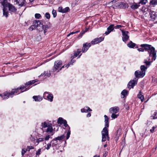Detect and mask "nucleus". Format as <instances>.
<instances>
[{
	"mask_svg": "<svg viewBox=\"0 0 157 157\" xmlns=\"http://www.w3.org/2000/svg\"><path fill=\"white\" fill-rule=\"evenodd\" d=\"M105 127L101 131L102 142L105 141L106 139L109 140V136L108 129V128L109 127V118L107 116L105 115Z\"/></svg>",
	"mask_w": 157,
	"mask_h": 157,
	"instance_id": "f257e3e1",
	"label": "nucleus"
},
{
	"mask_svg": "<svg viewBox=\"0 0 157 157\" xmlns=\"http://www.w3.org/2000/svg\"><path fill=\"white\" fill-rule=\"evenodd\" d=\"M33 24L34 26L38 30H39V31H42L43 30L44 34L47 32L48 29L49 28L47 25H43L39 20H36L34 21Z\"/></svg>",
	"mask_w": 157,
	"mask_h": 157,
	"instance_id": "f03ea898",
	"label": "nucleus"
},
{
	"mask_svg": "<svg viewBox=\"0 0 157 157\" xmlns=\"http://www.w3.org/2000/svg\"><path fill=\"white\" fill-rule=\"evenodd\" d=\"M37 81L38 80L35 79L34 80H33L29 81L26 82L25 84V86L24 85H22V86H21L20 87L17 88V89L18 90H24L21 91V92H23L24 91H25L29 89L30 85H32L34 83L37 82Z\"/></svg>",
	"mask_w": 157,
	"mask_h": 157,
	"instance_id": "7ed1b4c3",
	"label": "nucleus"
},
{
	"mask_svg": "<svg viewBox=\"0 0 157 157\" xmlns=\"http://www.w3.org/2000/svg\"><path fill=\"white\" fill-rule=\"evenodd\" d=\"M0 1L2 2H1L2 5L3 6H6L8 8L9 10L11 12L14 13L17 11V9L12 4L10 3H7L6 0H0Z\"/></svg>",
	"mask_w": 157,
	"mask_h": 157,
	"instance_id": "20e7f679",
	"label": "nucleus"
},
{
	"mask_svg": "<svg viewBox=\"0 0 157 157\" xmlns=\"http://www.w3.org/2000/svg\"><path fill=\"white\" fill-rule=\"evenodd\" d=\"M18 91L17 88L12 90L11 92H6L3 94H1V96L3 99L8 98L10 96L12 97V95L17 93Z\"/></svg>",
	"mask_w": 157,
	"mask_h": 157,
	"instance_id": "39448f33",
	"label": "nucleus"
},
{
	"mask_svg": "<svg viewBox=\"0 0 157 157\" xmlns=\"http://www.w3.org/2000/svg\"><path fill=\"white\" fill-rule=\"evenodd\" d=\"M113 5L114 7L120 9H125L128 7V4L124 2H118Z\"/></svg>",
	"mask_w": 157,
	"mask_h": 157,
	"instance_id": "423d86ee",
	"label": "nucleus"
},
{
	"mask_svg": "<svg viewBox=\"0 0 157 157\" xmlns=\"http://www.w3.org/2000/svg\"><path fill=\"white\" fill-rule=\"evenodd\" d=\"M148 53L149 54V56L152 57V61L155 60L157 57L156 52L157 51L155 50V48H154L151 51H148Z\"/></svg>",
	"mask_w": 157,
	"mask_h": 157,
	"instance_id": "0eeeda50",
	"label": "nucleus"
},
{
	"mask_svg": "<svg viewBox=\"0 0 157 157\" xmlns=\"http://www.w3.org/2000/svg\"><path fill=\"white\" fill-rule=\"evenodd\" d=\"M62 64V62L61 60H58L55 61L54 63V69H53V71H56L60 67Z\"/></svg>",
	"mask_w": 157,
	"mask_h": 157,
	"instance_id": "6e6552de",
	"label": "nucleus"
},
{
	"mask_svg": "<svg viewBox=\"0 0 157 157\" xmlns=\"http://www.w3.org/2000/svg\"><path fill=\"white\" fill-rule=\"evenodd\" d=\"M140 47L142 48H143L144 49V50L147 51L149 50L148 51H151V50L153 49L154 48H155L151 45L146 44H141L140 45Z\"/></svg>",
	"mask_w": 157,
	"mask_h": 157,
	"instance_id": "1a4fd4ad",
	"label": "nucleus"
},
{
	"mask_svg": "<svg viewBox=\"0 0 157 157\" xmlns=\"http://www.w3.org/2000/svg\"><path fill=\"white\" fill-rule=\"evenodd\" d=\"M138 79L135 78L132 81H130L128 84V86L129 89L133 88L135 85L137 83Z\"/></svg>",
	"mask_w": 157,
	"mask_h": 157,
	"instance_id": "9d476101",
	"label": "nucleus"
},
{
	"mask_svg": "<svg viewBox=\"0 0 157 157\" xmlns=\"http://www.w3.org/2000/svg\"><path fill=\"white\" fill-rule=\"evenodd\" d=\"M121 31L123 36L122 40L124 41L125 42L128 40L129 38V36L128 35V31H124L123 30H121Z\"/></svg>",
	"mask_w": 157,
	"mask_h": 157,
	"instance_id": "9b49d317",
	"label": "nucleus"
},
{
	"mask_svg": "<svg viewBox=\"0 0 157 157\" xmlns=\"http://www.w3.org/2000/svg\"><path fill=\"white\" fill-rule=\"evenodd\" d=\"M90 43H86L83 44L82 50V52L83 53L86 52L88 50L89 48L90 47Z\"/></svg>",
	"mask_w": 157,
	"mask_h": 157,
	"instance_id": "f8f14e48",
	"label": "nucleus"
},
{
	"mask_svg": "<svg viewBox=\"0 0 157 157\" xmlns=\"http://www.w3.org/2000/svg\"><path fill=\"white\" fill-rule=\"evenodd\" d=\"M145 73L142 71H137L135 72V75L136 77L137 78H142L145 75Z\"/></svg>",
	"mask_w": 157,
	"mask_h": 157,
	"instance_id": "ddd939ff",
	"label": "nucleus"
},
{
	"mask_svg": "<svg viewBox=\"0 0 157 157\" xmlns=\"http://www.w3.org/2000/svg\"><path fill=\"white\" fill-rule=\"evenodd\" d=\"M104 40V38L100 37L99 38H96L91 41V44H95L99 43Z\"/></svg>",
	"mask_w": 157,
	"mask_h": 157,
	"instance_id": "4468645a",
	"label": "nucleus"
},
{
	"mask_svg": "<svg viewBox=\"0 0 157 157\" xmlns=\"http://www.w3.org/2000/svg\"><path fill=\"white\" fill-rule=\"evenodd\" d=\"M119 110V108L117 106H115L110 108L109 109V111L111 113H117Z\"/></svg>",
	"mask_w": 157,
	"mask_h": 157,
	"instance_id": "2eb2a0df",
	"label": "nucleus"
},
{
	"mask_svg": "<svg viewBox=\"0 0 157 157\" xmlns=\"http://www.w3.org/2000/svg\"><path fill=\"white\" fill-rule=\"evenodd\" d=\"M16 4L20 7H22L25 5L26 4L25 0H15Z\"/></svg>",
	"mask_w": 157,
	"mask_h": 157,
	"instance_id": "dca6fc26",
	"label": "nucleus"
},
{
	"mask_svg": "<svg viewBox=\"0 0 157 157\" xmlns=\"http://www.w3.org/2000/svg\"><path fill=\"white\" fill-rule=\"evenodd\" d=\"M151 20L154 21L157 18V17L156 15V12L154 11H151L150 13Z\"/></svg>",
	"mask_w": 157,
	"mask_h": 157,
	"instance_id": "f3484780",
	"label": "nucleus"
},
{
	"mask_svg": "<svg viewBox=\"0 0 157 157\" xmlns=\"http://www.w3.org/2000/svg\"><path fill=\"white\" fill-rule=\"evenodd\" d=\"M58 10L59 12L62 13H65L69 12L70 11V9L68 7H66L63 8L62 7H59Z\"/></svg>",
	"mask_w": 157,
	"mask_h": 157,
	"instance_id": "a211bd4d",
	"label": "nucleus"
},
{
	"mask_svg": "<svg viewBox=\"0 0 157 157\" xmlns=\"http://www.w3.org/2000/svg\"><path fill=\"white\" fill-rule=\"evenodd\" d=\"M113 25H111L109 27H108L107 30L105 32V33L106 35H107L109 34L111 31H113L114 28Z\"/></svg>",
	"mask_w": 157,
	"mask_h": 157,
	"instance_id": "6ab92c4d",
	"label": "nucleus"
},
{
	"mask_svg": "<svg viewBox=\"0 0 157 157\" xmlns=\"http://www.w3.org/2000/svg\"><path fill=\"white\" fill-rule=\"evenodd\" d=\"M6 7V6H3V15L7 18L8 16L9 13Z\"/></svg>",
	"mask_w": 157,
	"mask_h": 157,
	"instance_id": "aec40b11",
	"label": "nucleus"
},
{
	"mask_svg": "<svg viewBox=\"0 0 157 157\" xmlns=\"http://www.w3.org/2000/svg\"><path fill=\"white\" fill-rule=\"evenodd\" d=\"M33 98L36 101H40L43 99L40 96H34Z\"/></svg>",
	"mask_w": 157,
	"mask_h": 157,
	"instance_id": "412c9836",
	"label": "nucleus"
},
{
	"mask_svg": "<svg viewBox=\"0 0 157 157\" xmlns=\"http://www.w3.org/2000/svg\"><path fill=\"white\" fill-rule=\"evenodd\" d=\"M140 6V5L138 3H134L130 7L133 10H135L138 9Z\"/></svg>",
	"mask_w": 157,
	"mask_h": 157,
	"instance_id": "4be33fe9",
	"label": "nucleus"
},
{
	"mask_svg": "<svg viewBox=\"0 0 157 157\" xmlns=\"http://www.w3.org/2000/svg\"><path fill=\"white\" fill-rule=\"evenodd\" d=\"M92 110L88 107H85L81 109L82 112H87L88 111H91Z\"/></svg>",
	"mask_w": 157,
	"mask_h": 157,
	"instance_id": "5701e85b",
	"label": "nucleus"
},
{
	"mask_svg": "<svg viewBox=\"0 0 157 157\" xmlns=\"http://www.w3.org/2000/svg\"><path fill=\"white\" fill-rule=\"evenodd\" d=\"M64 137V136L63 135H62L60 136H59L54 139L52 140L51 142L54 141H56L57 140H62Z\"/></svg>",
	"mask_w": 157,
	"mask_h": 157,
	"instance_id": "b1692460",
	"label": "nucleus"
},
{
	"mask_svg": "<svg viewBox=\"0 0 157 157\" xmlns=\"http://www.w3.org/2000/svg\"><path fill=\"white\" fill-rule=\"evenodd\" d=\"M150 5L153 7L157 5V0H151L149 3Z\"/></svg>",
	"mask_w": 157,
	"mask_h": 157,
	"instance_id": "393cba45",
	"label": "nucleus"
},
{
	"mask_svg": "<svg viewBox=\"0 0 157 157\" xmlns=\"http://www.w3.org/2000/svg\"><path fill=\"white\" fill-rule=\"evenodd\" d=\"M136 44L133 43L132 41H130L128 44L127 46L128 47L131 48H133L135 46Z\"/></svg>",
	"mask_w": 157,
	"mask_h": 157,
	"instance_id": "a878e982",
	"label": "nucleus"
},
{
	"mask_svg": "<svg viewBox=\"0 0 157 157\" xmlns=\"http://www.w3.org/2000/svg\"><path fill=\"white\" fill-rule=\"evenodd\" d=\"M137 97L139 98H140L141 100V101L142 102L143 101L144 99V96L141 94V91H140L139 92V94L137 95Z\"/></svg>",
	"mask_w": 157,
	"mask_h": 157,
	"instance_id": "bb28decb",
	"label": "nucleus"
},
{
	"mask_svg": "<svg viewBox=\"0 0 157 157\" xmlns=\"http://www.w3.org/2000/svg\"><path fill=\"white\" fill-rule=\"evenodd\" d=\"M51 73L50 72L48 73V71H45L43 73H42L40 76H44L49 77Z\"/></svg>",
	"mask_w": 157,
	"mask_h": 157,
	"instance_id": "cd10ccee",
	"label": "nucleus"
},
{
	"mask_svg": "<svg viewBox=\"0 0 157 157\" xmlns=\"http://www.w3.org/2000/svg\"><path fill=\"white\" fill-rule=\"evenodd\" d=\"M81 51L79 50V49L77 50V51L76 52H75L74 55V57H76L78 56L79 55V57L82 55V54H81Z\"/></svg>",
	"mask_w": 157,
	"mask_h": 157,
	"instance_id": "c85d7f7f",
	"label": "nucleus"
},
{
	"mask_svg": "<svg viewBox=\"0 0 157 157\" xmlns=\"http://www.w3.org/2000/svg\"><path fill=\"white\" fill-rule=\"evenodd\" d=\"M47 98L50 101H53V96L52 94H48L47 96Z\"/></svg>",
	"mask_w": 157,
	"mask_h": 157,
	"instance_id": "c756f323",
	"label": "nucleus"
},
{
	"mask_svg": "<svg viewBox=\"0 0 157 157\" xmlns=\"http://www.w3.org/2000/svg\"><path fill=\"white\" fill-rule=\"evenodd\" d=\"M150 59L149 58L148 59V61L147 59H145L144 60V63H145L147 66L150 65L151 62H152L151 60V61H148L150 60Z\"/></svg>",
	"mask_w": 157,
	"mask_h": 157,
	"instance_id": "7c9ffc66",
	"label": "nucleus"
},
{
	"mask_svg": "<svg viewBox=\"0 0 157 157\" xmlns=\"http://www.w3.org/2000/svg\"><path fill=\"white\" fill-rule=\"evenodd\" d=\"M52 131L53 128L52 126H48V128L46 130V132L51 133L52 132Z\"/></svg>",
	"mask_w": 157,
	"mask_h": 157,
	"instance_id": "2f4dec72",
	"label": "nucleus"
},
{
	"mask_svg": "<svg viewBox=\"0 0 157 157\" xmlns=\"http://www.w3.org/2000/svg\"><path fill=\"white\" fill-rule=\"evenodd\" d=\"M147 67L144 65H141L140 67L141 71L145 73L146 70L147 69Z\"/></svg>",
	"mask_w": 157,
	"mask_h": 157,
	"instance_id": "473e14b6",
	"label": "nucleus"
},
{
	"mask_svg": "<svg viewBox=\"0 0 157 157\" xmlns=\"http://www.w3.org/2000/svg\"><path fill=\"white\" fill-rule=\"evenodd\" d=\"M147 2V0H141L138 3L139 4L145 5Z\"/></svg>",
	"mask_w": 157,
	"mask_h": 157,
	"instance_id": "72a5a7b5",
	"label": "nucleus"
},
{
	"mask_svg": "<svg viewBox=\"0 0 157 157\" xmlns=\"http://www.w3.org/2000/svg\"><path fill=\"white\" fill-rule=\"evenodd\" d=\"M128 91L125 90H123L121 92V94L123 95V98L128 94Z\"/></svg>",
	"mask_w": 157,
	"mask_h": 157,
	"instance_id": "f704fd0d",
	"label": "nucleus"
},
{
	"mask_svg": "<svg viewBox=\"0 0 157 157\" xmlns=\"http://www.w3.org/2000/svg\"><path fill=\"white\" fill-rule=\"evenodd\" d=\"M64 120H63L62 118L59 117L57 121V123L59 124H62L64 121Z\"/></svg>",
	"mask_w": 157,
	"mask_h": 157,
	"instance_id": "c9c22d12",
	"label": "nucleus"
},
{
	"mask_svg": "<svg viewBox=\"0 0 157 157\" xmlns=\"http://www.w3.org/2000/svg\"><path fill=\"white\" fill-rule=\"evenodd\" d=\"M115 114L114 113H112L111 117L113 119L116 118L119 116L118 114Z\"/></svg>",
	"mask_w": 157,
	"mask_h": 157,
	"instance_id": "e433bc0d",
	"label": "nucleus"
},
{
	"mask_svg": "<svg viewBox=\"0 0 157 157\" xmlns=\"http://www.w3.org/2000/svg\"><path fill=\"white\" fill-rule=\"evenodd\" d=\"M63 124L64 126L65 127H68V128H69V129H70V127L68 126V125L67 124V122L66 120H64V121L63 122Z\"/></svg>",
	"mask_w": 157,
	"mask_h": 157,
	"instance_id": "4c0bfd02",
	"label": "nucleus"
},
{
	"mask_svg": "<svg viewBox=\"0 0 157 157\" xmlns=\"http://www.w3.org/2000/svg\"><path fill=\"white\" fill-rule=\"evenodd\" d=\"M52 13L53 15V17L54 18L57 15V13L56 11L54 10H53L52 11Z\"/></svg>",
	"mask_w": 157,
	"mask_h": 157,
	"instance_id": "58836bf2",
	"label": "nucleus"
},
{
	"mask_svg": "<svg viewBox=\"0 0 157 157\" xmlns=\"http://www.w3.org/2000/svg\"><path fill=\"white\" fill-rule=\"evenodd\" d=\"M44 140V138H39L36 140V142L38 143H39V142L43 141Z\"/></svg>",
	"mask_w": 157,
	"mask_h": 157,
	"instance_id": "ea45409f",
	"label": "nucleus"
},
{
	"mask_svg": "<svg viewBox=\"0 0 157 157\" xmlns=\"http://www.w3.org/2000/svg\"><path fill=\"white\" fill-rule=\"evenodd\" d=\"M41 17V15L39 13H36L35 14V17L36 18L39 19Z\"/></svg>",
	"mask_w": 157,
	"mask_h": 157,
	"instance_id": "a19ab883",
	"label": "nucleus"
},
{
	"mask_svg": "<svg viewBox=\"0 0 157 157\" xmlns=\"http://www.w3.org/2000/svg\"><path fill=\"white\" fill-rule=\"evenodd\" d=\"M45 16L48 19H49L50 17V14L48 13H46L45 14Z\"/></svg>",
	"mask_w": 157,
	"mask_h": 157,
	"instance_id": "79ce46f5",
	"label": "nucleus"
},
{
	"mask_svg": "<svg viewBox=\"0 0 157 157\" xmlns=\"http://www.w3.org/2000/svg\"><path fill=\"white\" fill-rule=\"evenodd\" d=\"M27 151H28V149H27L25 150L22 149L21 151V155L22 156H23L24 155V154Z\"/></svg>",
	"mask_w": 157,
	"mask_h": 157,
	"instance_id": "37998d69",
	"label": "nucleus"
},
{
	"mask_svg": "<svg viewBox=\"0 0 157 157\" xmlns=\"http://www.w3.org/2000/svg\"><path fill=\"white\" fill-rule=\"evenodd\" d=\"M36 29V28L35 27V26H34V25H32L31 27H30L29 28V29L30 30L32 31L34 29Z\"/></svg>",
	"mask_w": 157,
	"mask_h": 157,
	"instance_id": "c03bdc74",
	"label": "nucleus"
},
{
	"mask_svg": "<svg viewBox=\"0 0 157 157\" xmlns=\"http://www.w3.org/2000/svg\"><path fill=\"white\" fill-rule=\"evenodd\" d=\"M70 129H69V130L68 132L67 133V137H66V139H68L69 137H70Z\"/></svg>",
	"mask_w": 157,
	"mask_h": 157,
	"instance_id": "a18cd8bd",
	"label": "nucleus"
},
{
	"mask_svg": "<svg viewBox=\"0 0 157 157\" xmlns=\"http://www.w3.org/2000/svg\"><path fill=\"white\" fill-rule=\"evenodd\" d=\"M157 127L156 126H153L152 127V128L150 130V131L151 133H153L155 129Z\"/></svg>",
	"mask_w": 157,
	"mask_h": 157,
	"instance_id": "49530a36",
	"label": "nucleus"
},
{
	"mask_svg": "<svg viewBox=\"0 0 157 157\" xmlns=\"http://www.w3.org/2000/svg\"><path fill=\"white\" fill-rule=\"evenodd\" d=\"M27 148L29 149V150H28V151H29L30 149H33L34 147L32 146H28L27 147Z\"/></svg>",
	"mask_w": 157,
	"mask_h": 157,
	"instance_id": "de8ad7c7",
	"label": "nucleus"
},
{
	"mask_svg": "<svg viewBox=\"0 0 157 157\" xmlns=\"http://www.w3.org/2000/svg\"><path fill=\"white\" fill-rule=\"evenodd\" d=\"M42 125L44 128H46L48 127L47 123H46L45 122H44V123H42Z\"/></svg>",
	"mask_w": 157,
	"mask_h": 157,
	"instance_id": "09e8293b",
	"label": "nucleus"
},
{
	"mask_svg": "<svg viewBox=\"0 0 157 157\" xmlns=\"http://www.w3.org/2000/svg\"><path fill=\"white\" fill-rule=\"evenodd\" d=\"M41 152V149H39L38 151L36 152V155H40V154Z\"/></svg>",
	"mask_w": 157,
	"mask_h": 157,
	"instance_id": "8fccbe9b",
	"label": "nucleus"
},
{
	"mask_svg": "<svg viewBox=\"0 0 157 157\" xmlns=\"http://www.w3.org/2000/svg\"><path fill=\"white\" fill-rule=\"evenodd\" d=\"M121 27H123V26L121 25H117L116 26H115L114 28L116 29H118L119 28Z\"/></svg>",
	"mask_w": 157,
	"mask_h": 157,
	"instance_id": "3c124183",
	"label": "nucleus"
},
{
	"mask_svg": "<svg viewBox=\"0 0 157 157\" xmlns=\"http://www.w3.org/2000/svg\"><path fill=\"white\" fill-rule=\"evenodd\" d=\"M51 146V143L48 144L47 145V147H46V149L47 150H48L50 147Z\"/></svg>",
	"mask_w": 157,
	"mask_h": 157,
	"instance_id": "603ef678",
	"label": "nucleus"
},
{
	"mask_svg": "<svg viewBox=\"0 0 157 157\" xmlns=\"http://www.w3.org/2000/svg\"><path fill=\"white\" fill-rule=\"evenodd\" d=\"M144 49L143 48H139L138 49V50L139 51V52H144Z\"/></svg>",
	"mask_w": 157,
	"mask_h": 157,
	"instance_id": "864d4df0",
	"label": "nucleus"
},
{
	"mask_svg": "<svg viewBox=\"0 0 157 157\" xmlns=\"http://www.w3.org/2000/svg\"><path fill=\"white\" fill-rule=\"evenodd\" d=\"M75 60H73L72 59L70 62H69L68 63L70 65V64H72L73 63L75 62Z\"/></svg>",
	"mask_w": 157,
	"mask_h": 157,
	"instance_id": "5fc2aeb1",
	"label": "nucleus"
},
{
	"mask_svg": "<svg viewBox=\"0 0 157 157\" xmlns=\"http://www.w3.org/2000/svg\"><path fill=\"white\" fill-rule=\"evenodd\" d=\"M69 64H66V65H64L60 69V70H61V69L62 68H63L64 67H67V68L69 66Z\"/></svg>",
	"mask_w": 157,
	"mask_h": 157,
	"instance_id": "6e6d98bb",
	"label": "nucleus"
},
{
	"mask_svg": "<svg viewBox=\"0 0 157 157\" xmlns=\"http://www.w3.org/2000/svg\"><path fill=\"white\" fill-rule=\"evenodd\" d=\"M86 32V31H84L82 32L80 34H79V36H82V35Z\"/></svg>",
	"mask_w": 157,
	"mask_h": 157,
	"instance_id": "4d7b16f0",
	"label": "nucleus"
},
{
	"mask_svg": "<svg viewBox=\"0 0 157 157\" xmlns=\"http://www.w3.org/2000/svg\"><path fill=\"white\" fill-rule=\"evenodd\" d=\"M108 154V152L107 151H105V153L103 155V157H106Z\"/></svg>",
	"mask_w": 157,
	"mask_h": 157,
	"instance_id": "13d9d810",
	"label": "nucleus"
},
{
	"mask_svg": "<svg viewBox=\"0 0 157 157\" xmlns=\"http://www.w3.org/2000/svg\"><path fill=\"white\" fill-rule=\"evenodd\" d=\"M49 138H50L49 135L45 137V140H48V139H49Z\"/></svg>",
	"mask_w": 157,
	"mask_h": 157,
	"instance_id": "bf43d9fd",
	"label": "nucleus"
},
{
	"mask_svg": "<svg viewBox=\"0 0 157 157\" xmlns=\"http://www.w3.org/2000/svg\"><path fill=\"white\" fill-rule=\"evenodd\" d=\"M116 2H117L116 0H113L112 1H111V2H110L108 4H109L110 3H113Z\"/></svg>",
	"mask_w": 157,
	"mask_h": 157,
	"instance_id": "052dcab7",
	"label": "nucleus"
},
{
	"mask_svg": "<svg viewBox=\"0 0 157 157\" xmlns=\"http://www.w3.org/2000/svg\"><path fill=\"white\" fill-rule=\"evenodd\" d=\"M79 31H75V32H71L70 33V34L71 35V34H75V33H77L78 32H79Z\"/></svg>",
	"mask_w": 157,
	"mask_h": 157,
	"instance_id": "680f3d73",
	"label": "nucleus"
},
{
	"mask_svg": "<svg viewBox=\"0 0 157 157\" xmlns=\"http://www.w3.org/2000/svg\"><path fill=\"white\" fill-rule=\"evenodd\" d=\"M91 113H89L87 115V117H90L91 116Z\"/></svg>",
	"mask_w": 157,
	"mask_h": 157,
	"instance_id": "e2e57ef3",
	"label": "nucleus"
},
{
	"mask_svg": "<svg viewBox=\"0 0 157 157\" xmlns=\"http://www.w3.org/2000/svg\"><path fill=\"white\" fill-rule=\"evenodd\" d=\"M52 146L54 147L57 145V144H55L54 143H52Z\"/></svg>",
	"mask_w": 157,
	"mask_h": 157,
	"instance_id": "0e129e2a",
	"label": "nucleus"
},
{
	"mask_svg": "<svg viewBox=\"0 0 157 157\" xmlns=\"http://www.w3.org/2000/svg\"><path fill=\"white\" fill-rule=\"evenodd\" d=\"M99 155H94L93 157H99Z\"/></svg>",
	"mask_w": 157,
	"mask_h": 157,
	"instance_id": "69168bd1",
	"label": "nucleus"
},
{
	"mask_svg": "<svg viewBox=\"0 0 157 157\" xmlns=\"http://www.w3.org/2000/svg\"><path fill=\"white\" fill-rule=\"evenodd\" d=\"M107 146V144H105L104 145V147L105 148V147Z\"/></svg>",
	"mask_w": 157,
	"mask_h": 157,
	"instance_id": "338daca9",
	"label": "nucleus"
},
{
	"mask_svg": "<svg viewBox=\"0 0 157 157\" xmlns=\"http://www.w3.org/2000/svg\"><path fill=\"white\" fill-rule=\"evenodd\" d=\"M71 34H70V33L67 36H70Z\"/></svg>",
	"mask_w": 157,
	"mask_h": 157,
	"instance_id": "774afa93",
	"label": "nucleus"
}]
</instances>
